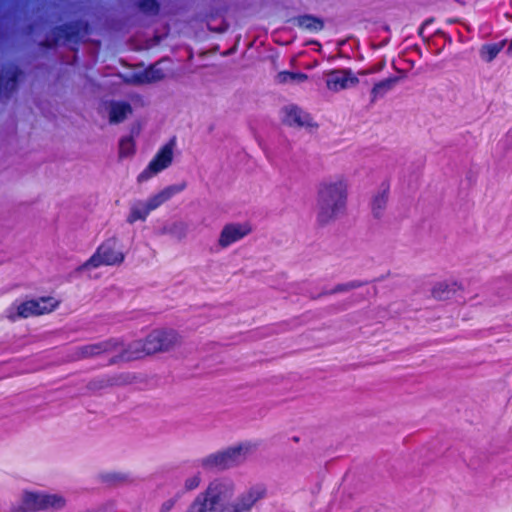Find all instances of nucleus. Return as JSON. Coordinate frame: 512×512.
Returning a JSON list of instances; mask_svg holds the SVG:
<instances>
[{
    "mask_svg": "<svg viewBox=\"0 0 512 512\" xmlns=\"http://www.w3.org/2000/svg\"><path fill=\"white\" fill-rule=\"evenodd\" d=\"M264 484H254L238 493L237 483L230 477H217L199 493L185 512H251L266 497Z\"/></svg>",
    "mask_w": 512,
    "mask_h": 512,
    "instance_id": "f257e3e1",
    "label": "nucleus"
},
{
    "mask_svg": "<svg viewBox=\"0 0 512 512\" xmlns=\"http://www.w3.org/2000/svg\"><path fill=\"white\" fill-rule=\"evenodd\" d=\"M349 196V181L344 175H336L321 181L317 188V220L327 224L344 213Z\"/></svg>",
    "mask_w": 512,
    "mask_h": 512,
    "instance_id": "f03ea898",
    "label": "nucleus"
},
{
    "mask_svg": "<svg viewBox=\"0 0 512 512\" xmlns=\"http://www.w3.org/2000/svg\"><path fill=\"white\" fill-rule=\"evenodd\" d=\"M180 343L179 335L173 330H154L144 340L129 344L122 355L123 359L141 358L158 352H165Z\"/></svg>",
    "mask_w": 512,
    "mask_h": 512,
    "instance_id": "7ed1b4c3",
    "label": "nucleus"
},
{
    "mask_svg": "<svg viewBox=\"0 0 512 512\" xmlns=\"http://www.w3.org/2000/svg\"><path fill=\"white\" fill-rule=\"evenodd\" d=\"M257 448L252 441H243L208 454L199 460V466L206 470H226L242 464Z\"/></svg>",
    "mask_w": 512,
    "mask_h": 512,
    "instance_id": "20e7f679",
    "label": "nucleus"
},
{
    "mask_svg": "<svg viewBox=\"0 0 512 512\" xmlns=\"http://www.w3.org/2000/svg\"><path fill=\"white\" fill-rule=\"evenodd\" d=\"M186 188V184L176 183L164 187L160 191L151 194L146 199H140L134 201L126 217L128 224H134L138 221L145 222L149 217L150 213L158 209L164 203L169 201L175 195L181 193Z\"/></svg>",
    "mask_w": 512,
    "mask_h": 512,
    "instance_id": "39448f33",
    "label": "nucleus"
},
{
    "mask_svg": "<svg viewBox=\"0 0 512 512\" xmlns=\"http://www.w3.org/2000/svg\"><path fill=\"white\" fill-rule=\"evenodd\" d=\"M125 260L123 245L116 237L104 240L93 255L80 267V272H87L100 266H119Z\"/></svg>",
    "mask_w": 512,
    "mask_h": 512,
    "instance_id": "423d86ee",
    "label": "nucleus"
},
{
    "mask_svg": "<svg viewBox=\"0 0 512 512\" xmlns=\"http://www.w3.org/2000/svg\"><path fill=\"white\" fill-rule=\"evenodd\" d=\"M175 148L176 143L174 140L161 146L146 168L138 175L137 181L143 183L169 168L173 163Z\"/></svg>",
    "mask_w": 512,
    "mask_h": 512,
    "instance_id": "0eeeda50",
    "label": "nucleus"
},
{
    "mask_svg": "<svg viewBox=\"0 0 512 512\" xmlns=\"http://www.w3.org/2000/svg\"><path fill=\"white\" fill-rule=\"evenodd\" d=\"M280 122L293 129L316 130L318 124L313 117L296 105H287L279 111Z\"/></svg>",
    "mask_w": 512,
    "mask_h": 512,
    "instance_id": "6e6552de",
    "label": "nucleus"
},
{
    "mask_svg": "<svg viewBox=\"0 0 512 512\" xmlns=\"http://www.w3.org/2000/svg\"><path fill=\"white\" fill-rule=\"evenodd\" d=\"M99 114L112 125L124 122L133 112L131 104L122 98H110L103 101L99 108Z\"/></svg>",
    "mask_w": 512,
    "mask_h": 512,
    "instance_id": "1a4fd4ad",
    "label": "nucleus"
},
{
    "mask_svg": "<svg viewBox=\"0 0 512 512\" xmlns=\"http://www.w3.org/2000/svg\"><path fill=\"white\" fill-rule=\"evenodd\" d=\"M252 232V227L247 222L226 223L219 232L217 246L227 249L240 242Z\"/></svg>",
    "mask_w": 512,
    "mask_h": 512,
    "instance_id": "9d476101",
    "label": "nucleus"
},
{
    "mask_svg": "<svg viewBox=\"0 0 512 512\" xmlns=\"http://www.w3.org/2000/svg\"><path fill=\"white\" fill-rule=\"evenodd\" d=\"M121 348L122 343L118 339H109L75 348L72 358L73 360L93 358L102 354L118 352Z\"/></svg>",
    "mask_w": 512,
    "mask_h": 512,
    "instance_id": "9b49d317",
    "label": "nucleus"
},
{
    "mask_svg": "<svg viewBox=\"0 0 512 512\" xmlns=\"http://www.w3.org/2000/svg\"><path fill=\"white\" fill-rule=\"evenodd\" d=\"M464 293V285L455 279L436 282L431 289V296L437 301H450Z\"/></svg>",
    "mask_w": 512,
    "mask_h": 512,
    "instance_id": "f8f14e48",
    "label": "nucleus"
},
{
    "mask_svg": "<svg viewBox=\"0 0 512 512\" xmlns=\"http://www.w3.org/2000/svg\"><path fill=\"white\" fill-rule=\"evenodd\" d=\"M357 83V77L348 70L331 71L326 75V85L332 92L351 88Z\"/></svg>",
    "mask_w": 512,
    "mask_h": 512,
    "instance_id": "ddd939ff",
    "label": "nucleus"
},
{
    "mask_svg": "<svg viewBox=\"0 0 512 512\" xmlns=\"http://www.w3.org/2000/svg\"><path fill=\"white\" fill-rule=\"evenodd\" d=\"M34 305L33 299L15 301L5 310L4 317L11 322H15L18 319L36 317Z\"/></svg>",
    "mask_w": 512,
    "mask_h": 512,
    "instance_id": "4468645a",
    "label": "nucleus"
},
{
    "mask_svg": "<svg viewBox=\"0 0 512 512\" xmlns=\"http://www.w3.org/2000/svg\"><path fill=\"white\" fill-rule=\"evenodd\" d=\"M166 73L165 62L159 61L148 69L135 73L130 81L136 84L152 83L163 79Z\"/></svg>",
    "mask_w": 512,
    "mask_h": 512,
    "instance_id": "2eb2a0df",
    "label": "nucleus"
},
{
    "mask_svg": "<svg viewBox=\"0 0 512 512\" xmlns=\"http://www.w3.org/2000/svg\"><path fill=\"white\" fill-rule=\"evenodd\" d=\"M42 492L25 491L21 495L20 504L11 507V512L42 511Z\"/></svg>",
    "mask_w": 512,
    "mask_h": 512,
    "instance_id": "dca6fc26",
    "label": "nucleus"
},
{
    "mask_svg": "<svg viewBox=\"0 0 512 512\" xmlns=\"http://www.w3.org/2000/svg\"><path fill=\"white\" fill-rule=\"evenodd\" d=\"M298 28L308 32H319L324 28V23L320 18L313 15H302L290 20Z\"/></svg>",
    "mask_w": 512,
    "mask_h": 512,
    "instance_id": "f3484780",
    "label": "nucleus"
},
{
    "mask_svg": "<svg viewBox=\"0 0 512 512\" xmlns=\"http://www.w3.org/2000/svg\"><path fill=\"white\" fill-rule=\"evenodd\" d=\"M66 498L59 493L42 492V511H58L65 508Z\"/></svg>",
    "mask_w": 512,
    "mask_h": 512,
    "instance_id": "a211bd4d",
    "label": "nucleus"
},
{
    "mask_svg": "<svg viewBox=\"0 0 512 512\" xmlns=\"http://www.w3.org/2000/svg\"><path fill=\"white\" fill-rule=\"evenodd\" d=\"M36 316L49 314L57 309L60 300L53 296H43L33 299Z\"/></svg>",
    "mask_w": 512,
    "mask_h": 512,
    "instance_id": "6ab92c4d",
    "label": "nucleus"
},
{
    "mask_svg": "<svg viewBox=\"0 0 512 512\" xmlns=\"http://www.w3.org/2000/svg\"><path fill=\"white\" fill-rule=\"evenodd\" d=\"M389 197V188L384 187L377 191L371 199V210L374 216L379 217L385 210Z\"/></svg>",
    "mask_w": 512,
    "mask_h": 512,
    "instance_id": "aec40b11",
    "label": "nucleus"
},
{
    "mask_svg": "<svg viewBox=\"0 0 512 512\" xmlns=\"http://www.w3.org/2000/svg\"><path fill=\"white\" fill-rule=\"evenodd\" d=\"M506 43H507V41L503 40L499 43L482 45L479 50L480 58L486 63L492 62L497 57V55L500 53V51L504 48Z\"/></svg>",
    "mask_w": 512,
    "mask_h": 512,
    "instance_id": "412c9836",
    "label": "nucleus"
},
{
    "mask_svg": "<svg viewBox=\"0 0 512 512\" xmlns=\"http://www.w3.org/2000/svg\"><path fill=\"white\" fill-rule=\"evenodd\" d=\"M101 483L109 486H119L128 483V475L122 472H102L98 475Z\"/></svg>",
    "mask_w": 512,
    "mask_h": 512,
    "instance_id": "4be33fe9",
    "label": "nucleus"
},
{
    "mask_svg": "<svg viewBox=\"0 0 512 512\" xmlns=\"http://www.w3.org/2000/svg\"><path fill=\"white\" fill-rule=\"evenodd\" d=\"M136 152L135 140L132 136H124L119 140L118 156L121 159L131 158Z\"/></svg>",
    "mask_w": 512,
    "mask_h": 512,
    "instance_id": "5701e85b",
    "label": "nucleus"
},
{
    "mask_svg": "<svg viewBox=\"0 0 512 512\" xmlns=\"http://www.w3.org/2000/svg\"><path fill=\"white\" fill-rule=\"evenodd\" d=\"M279 83H292L298 84L306 81L307 76L303 73H293V72H280L276 77Z\"/></svg>",
    "mask_w": 512,
    "mask_h": 512,
    "instance_id": "b1692460",
    "label": "nucleus"
},
{
    "mask_svg": "<svg viewBox=\"0 0 512 512\" xmlns=\"http://www.w3.org/2000/svg\"><path fill=\"white\" fill-rule=\"evenodd\" d=\"M399 81V77H389L376 83L372 89L374 94H385L391 91L392 87Z\"/></svg>",
    "mask_w": 512,
    "mask_h": 512,
    "instance_id": "393cba45",
    "label": "nucleus"
},
{
    "mask_svg": "<svg viewBox=\"0 0 512 512\" xmlns=\"http://www.w3.org/2000/svg\"><path fill=\"white\" fill-rule=\"evenodd\" d=\"M202 480L203 478L201 472L192 473L186 477L183 487L186 491L196 490L202 483Z\"/></svg>",
    "mask_w": 512,
    "mask_h": 512,
    "instance_id": "a878e982",
    "label": "nucleus"
},
{
    "mask_svg": "<svg viewBox=\"0 0 512 512\" xmlns=\"http://www.w3.org/2000/svg\"><path fill=\"white\" fill-rule=\"evenodd\" d=\"M141 11L148 14H156L159 10V5L155 0H142L139 3Z\"/></svg>",
    "mask_w": 512,
    "mask_h": 512,
    "instance_id": "bb28decb",
    "label": "nucleus"
},
{
    "mask_svg": "<svg viewBox=\"0 0 512 512\" xmlns=\"http://www.w3.org/2000/svg\"><path fill=\"white\" fill-rule=\"evenodd\" d=\"M176 504L175 499H168L162 503L160 506L159 512H169L173 509Z\"/></svg>",
    "mask_w": 512,
    "mask_h": 512,
    "instance_id": "cd10ccee",
    "label": "nucleus"
},
{
    "mask_svg": "<svg viewBox=\"0 0 512 512\" xmlns=\"http://www.w3.org/2000/svg\"><path fill=\"white\" fill-rule=\"evenodd\" d=\"M85 512H112L111 504H103L97 508L87 510Z\"/></svg>",
    "mask_w": 512,
    "mask_h": 512,
    "instance_id": "c85d7f7f",
    "label": "nucleus"
},
{
    "mask_svg": "<svg viewBox=\"0 0 512 512\" xmlns=\"http://www.w3.org/2000/svg\"><path fill=\"white\" fill-rule=\"evenodd\" d=\"M175 229L179 230V232H178V237L179 238H184L186 236V231H187L186 224H184L182 222L177 223V224H175Z\"/></svg>",
    "mask_w": 512,
    "mask_h": 512,
    "instance_id": "c756f323",
    "label": "nucleus"
},
{
    "mask_svg": "<svg viewBox=\"0 0 512 512\" xmlns=\"http://www.w3.org/2000/svg\"><path fill=\"white\" fill-rule=\"evenodd\" d=\"M228 29V25L226 23H223L220 27L217 28H210L211 31L217 32V33H223Z\"/></svg>",
    "mask_w": 512,
    "mask_h": 512,
    "instance_id": "7c9ffc66",
    "label": "nucleus"
},
{
    "mask_svg": "<svg viewBox=\"0 0 512 512\" xmlns=\"http://www.w3.org/2000/svg\"><path fill=\"white\" fill-rule=\"evenodd\" d=\"M506 53H507L509 56H512V39H511V40H510V42H509V45H508V48H507Z\"/></svg>",
    "mask_w": 512,
    "mask_h": 512,
    "instance_id": "2f4dec72",
    "label": "nucleus"
},
{
    "mask_svg": "<svg viewBox=\"0 0 512 512\" xmlns=\"http://www.w3.org/2000/svg\"><path fill=\"white\" fill-rule=\"evenodd\" d=\"M346 289V286H338L334 292H341V291H344Z\"/></svg>",
    "mask_w": 512,
    "mask_h": 512,
    "instance_id": "473e14b6",
    "label": "nucleus"
}]
</instances>
